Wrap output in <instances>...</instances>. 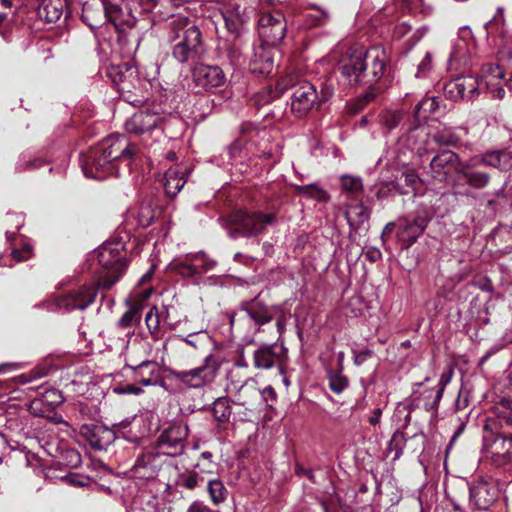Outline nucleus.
<instances>
[{"label": "nucleus", "instance_id": "nucleus-29", "mask_svg": "<svg viewBox=\"0 0 512 512\" xmlns=\"http://www.w3.org/2000/svg\"><path fill=\"white\" fill-rule=\"evenodd\" d=\"M492 459L497 465H505L512 459V439L497 438L492 445Z\"/></svg>", "mask_w": 512, "mask_h": 512}, {"label": "nucleus", "instance_id": "nucleus-51", "mask_svg": "<svg viewBox=\"0 0 512 512\" xmlns=\"http://www.w3.org/2000/svg\"><path fill=\"white\" fill-rule=\"evenodd\" d=\"M401 120V114L397 111H385L381 115L382 123L389 129L395 128Z\"/></svg>", "mask_w": 512, "mask_h": 512}, {"label": "nucleus", "instance_id": "nucleus-54", "mask_svg": "<svg viewBox=\"0 0 512 512\" xmlns=\"http://www.w3.org/2000/svg\"><path fill=\"white\" fill-rule=\"evenodd\" d=\"M37 389L43 390V392H40L43 397V401H47L52 404H60L62 402L61 395L57 390L43 388L42 386L37 387Z\"/></svg>", "mask_w": 512, "mask_h": 512}, {"label": "nucleus", "instance_id": "nucleus-27", "mask_svg": "<svg viewBox=\"0 0 512 512\" xmlns=\"http://www.w3.org/2000/svg\"><path fill=\"white\" fill-rule=\"evenodd\" d=\"M458 174L462 175L468 185L476 189L486 187L490 181V175L481 171H474L468 164L458 163L455 166Z\"/></svg>", "mask_w": 512, "mask_h": 512}, {"label": "nucleus", "instance_id": "nucleus-44", "mask_svg": "<svg viewBox=\"0 0 512 512\" xmlns=\"http://www.w3.org/2000/svg\"><path fill=\"white\" fill-rule=\"evenodd\" d=\"M145 322L150 334L157 339L159 337V313L157 307H152L145 316Z\"/></svg>", "mask_w": 512, "mask_h": 512}, {"label": "nucleus", "instance_id": "nucleus-21", "mask_svg": "<svg viewBox=\"0 0 512 512\" xmlns=\"http://www.w3.org/2000/svg\"><path fill=\"white\" fill-rule=\"evenodd\" d=\"M470 497L479 509H487L498 498V489L494 483L477 482L470 490Z\"/></svg>", "mask_w": 512, "mask_h": 512}, {"label": "nucleus", "instance_id": "nucleus-22", "mask_svg": "<svg viewBox=\"0 0 512 512\" xmlns=\"http://www.w3.org/2000/svg\"><path fill=\"white\" fill-rule=\"evenodd\" d=\"M81 434L91 447L97 450L106 449L114 440L113 432L102 425H84L81 428Z\"/></svg>", "mask_w": 512, "mask_h": 512}, {"label": "nucleus", "instance_id": "nucleus-55", "mask_svg": "<svg viewBox=\"0 0 512 512\" xmlns=\"http://www.w3.org/2000/svg\"><path fill=\"white\" fill-rule=\"evenodd\" d=\"M375 95V92L371 90L363 94L360 98H358L355 104L356 108L354 112L361 110L367 103H369L375 98Z\"/></svg>", "mask_w": 512, "mask_h": 512}, {"label": "nucleus", "instance_id": "nucleus-63", "mask_svg": "<svg viewBox=\"0 0 512 512\" xmlns=\"http://www.w3.org/2000/svg\"><path fill=\"white\" fill-rule=\"evenodd\" d=\"M209 507L202 501H194L188 507L187 512H209Z\"/></svg>", "mask_w": 512, "mask_h": 512}, {"label": "nucleus", "instance_id": "nucleus-61", "mask_svg": "<svg viewBox=\"0 0 512 512\" xmlns=\"http://www.w3.org/2000/svg\"><path fill=\"white\" fill-rule=\"evenodd\" d=\"M459 37L466 43V45H470L473 42V34L468 26L460 28Z\"/></svg>", "mask_w": 512, "mask_h": 512}, {"label": "nucleus", "instance_id": "nucleus-20", "mask_svg": "<svg viewBox=\"0 0 512 512\" xmlns=\"http://www.w3.org/2000/svg\"><path fill=\"white\" fill-rule=\"evenodd\" d=\"M223 17L228 32L239 37L250 18V11L241 5L232 4L226 9Z\"/></svg>", "mask_w": 512, "mask_h": 512}, {"label": "nucleus", "instance_id": "nucleus-52", "mask_svg": "<svg viewBox=\"0 0 512 512\" xmlns=\"http://www.w3.org/2000/svg\"><path fill=\"white\" fill-rule=\"evenodd\" d=\"M32 256V247L29 244H23L21 248L13 249L11 257L16 262L28 260Z\"/></svg>", "mask_w": 512, "mask_h": 512}, {"label": "nucleus", "instance_id": "nucleus-23", "mask_svg": "<svg viewBox=\"0 0 512 512\" xmlns=\"http://www.w3.org/2000/svg\"><path fill=\"white\" fill-rule=\"evenodd\" d=\"M480 92L478 78L471 75L453 79V89H450V97L453 99H471Z\"/></svg>", "mask_w": 512, "mask_h": 512}, {"label": "nucleus", "instance_id": "nucleus-35", "mask_svg": "<svg viewBox=\"0 0 512 512\" xmlns=\"http://www.w3.org/2000/svg\"><path fill=\"white\" fill-rule=\"evenodd\" d=\"M432 177L440 182L448 178V154L443 151L437 154L430 163Z\"/></svg>", "mask_w": 512, "mask_h": 512}, {"label": "nucleus", "instance_id": "nucleus-50", "mask_svg": "<svg viewBox=\"0 0 512 512\" xmlns=\"http://www.w3.org/2000/svg\"><path fill=\"white\" fill-rule=\"evenodd\" d=\"M47 373H48V371L46 368H37L29 373L19 375L17 377V381L20 384H27V383L32 382L35 379H39V378L46 376Z\"/></svg>", "mask_w": 512, "mask_h": 512}, {"label": "nucleus", "instance_id": "nucleus-8", "mask_svg": "<svg viewBox=\"0 0 512 512\" xmlns=\"http://www.w3.org/2000/svg\"><path fill=\"white\" fill-rule=\"evenodd\" d=\"M188 434L187 424L175 422L160 433L153 447L164 457L180 456L185 451Z\"/></svg>", "mask_w": 512, "mask_h": 512}, {"label": "nucleus", "instance_id": "nucleus-13", "mask_svg": "<svg viewBox=\"0 0 512 512\" xmlns=\"http://www.w3.org/2000/svg\"><path fill=\"white\" fill-rule=\"evenodd\" d=\"M210 356L206 357L205 364L190 370L173 371V376L178 381L191 388H200L212 382L215 378L217 368L209 365Z\"/></svg>", "mask_w": 512, "mask_h": 512}, {"label": "nucleus", "instance_id": "nucleus-19", "mask_svg": "<svg viewBox=\"0 0 512 512\" xmlns=\"http://www.w3.org/2000/svg\"><path fill=\"white\" fill-rule=\"evenodd\" d=\"M277 306H268L258 297L243 303L241 312H244L257 326H262L274 318Z\"/></svg>", "mask_w": 512, "mask_h": 512}, {"label": "nucleus", "instance_id": "nucleus-17", "mask_svg": "<svg viewBox=\"0 0 512 512\" xmlns=\"http://www.w3.org/2000/svg\"><path fill=\"white\" fill-rule=\"evenodd\" d=\"M474 165H484L501 172L512 170V152L507 149L488 150L474 160Z\"/></svg>", "mask_w": 512, "mask_h": 512}, {"label": "nucleus", "instance_id": "nucleus-37", "mask_svg": "<svg viewBox=\"0 0 512 512\" xmlns=\"http://www.w3.org/2000/svg\"><path fill=\"white\" fill-rule=\"evenodd\" d=\"M438 108L436 97H426L415 107V118L420 123L426 121Z\"/></svg>", "mask_w": 512, "mask_h": 512}, {"label": "nucleus", "instance_id": "nucleus-10", "mask_svg": "<svg viewBox=\"0 0 512 512\" xmlns=\"http://www.w3.org/2000/svg\"><path fill=\"white\" fill-rule=\"evenodd\" d=\"M259 36L268 45L278 44L285 36L286 21L281 11L264 12L258 20Z\"/></svg>", "mask_w": 512, "mask_h": 512}, {"label": "nucleus", "instance_id": "nucleus-6", "mask_svg": "<svg viewBox=\"0 0 512 512\" xmlns=\"http://www.w3.org/2000/svg\"><path fill=\"white\" fill-rule=\"evenodd\" d=\"M109 76L117 85L121 97L128 103L138 106L143 102L141 95L142 80L138 77L135 67L128 63L111 66Z\"/></svg>", "mask_w": 512, "mask_h": 512}, {"label": "nucleus", "instance_id": "nucleus-59", "mask_svg": "<svg viewBox=\"0 0 512 512\" xmlns=\"http://www.w3.org/2000/svg\"><path fill=\"white\" fill-rule=\"evenodd\" d=\"M114 391L117 392L118 394H134V395H139L143 392L142 388L131 385V384H128L122 388H116Z\"/></svg>", "mask_w": 512, "mask_h": 512}, {"label": "nucleus", "instance_id": "nucleus-36", "mask_svg": "<svg viewBox=\"0 0 512 512\" xmlns=\"http://www.w3.org/2000/svg\"><path fill=\"white\" fill-rule=\"evenodd\" d=\"M190 254H187L182 260L175 261L170 264V267L173 271L178 273L179 275L191 278L200 274V265L198 263H194L191 259H189Z\"/></svg>", "mask_w": 512, "mask_h": 512}, {"label": "nucleus", "instance_id": "nucleus-28", "mask_svg": "<svg viewBox=\"0 0 512 512\" xmlns=\"http://www.w3.org/2000/svg\"><path fill=\"white\" fill-rule=\"evenodd\" d=\"M64 7V0H42L38 8V15L46 22L53 23L60 19Z\"/></svg>", "mask_w": 512, "mask_h": 512}, {"label": "nucleus", "instance_id": "nucleus-30", "mask_svg": "<svg viewBox=\"0 0 512 512\" xmlns=\"http://www.w3.org/2000/svg\"><path fill=\"white\" fill-rule=\"evenodd\" d=\"M274 67L273 59L268 51L261 49L255 53L254 59L250 63V70L257 75H269Z\"/></svg>", "mask_w": 512, "mask_h": 512}, {"label": "nucleus", "instance_id": "nucleus-12", "mask_svg": "<svg viewBox=\"0 0 512 512\" xmlns=\"http://www.w3.org/2000/svg\"><path fill=\"white\" fill-rule=\"evenodd\" d=\"M287 360V349L283 345H262L253 354V363L257 369H270L277 367L280 374L284 373V364Z\"/></svg>", "mask_w": 512, "mask_h": 512}, {"label": "nucleus", "instance_id": "nucleus-15", "mask_svg": "<svg viewBox=\"0 0 512 512\" xmlns=\"http://www.w3.org/2000/svg\"><path fill=\"white\" fill-rule=\"evenodd\" d=\"M99 145L115 168L117 163L122 160H131L134 154L128 139L123 135H111L102 140Z\"/></svg>", "mask_w": 512, "mask_h": 512}, {"label": "nucleus", "instance_id": "nucleus-7", "mask_svg": "<svg viewBox=\"0 0 512 512\" xmlns=\"http://www.w3.org/2000/svg\"><path fill=\"white\" fill-rule=\"evenodd\" d=\"M429 218L424 210L417 211L414 216H406L399 218L396 222H389L383 229L382 239L393 233L397 227V238L403 247L409 248L419 236L423 233L428 224Z\"/></svg>", "mask_w": 512, "mask_h": 512}, {"label": "nucleus", "instance_id": "nucleus-62", "mask_svg": "<svg viewBox=\"0 0 512 512\" xmlns=\"http://www.w3.org/2000/svg\"><path fill=\"white\" fill-rule=\"evenodd\" d=\"M404 181L406 185L414 187L418 182L419 178L413 170H407L403 173Z\"/></svg>", "mask_w": 512, "mask_h": 512}, {"label": "nucleus", "instance_id": "nucleus-60", "mask_svg": "<svg viewBox=\"0 0 512 512\" xmlns=\"http://www.w3.org/2000/svg\"><path fill=\"white\" fill-rule=\"evenodd\" d=\"M372 356V351L369 349L354 354V363L357 366L362 365Z\"/></svg>", "mask_w": 512, "mask_h": 512}, {"label": "nucleus", "instance_id": "nucleus-2", "mask_svg": "<svg viewBox=\"0 0 512 512\" xmlns=\"http://www.w3.org/2000/svg\"><path fill=\"white\" fill-rule=\"evenodd\" d=\"M388 56L381 46L365 50L362 46L350 47L339 63L341 75L351 86L372 84L384 74Z\"/></svg>", "mask_w": 512, "mask_h": 512}, {"label": "nucleus", "instance_id": "nucleus-48", "mask_svg": "<svg viewBox=\"0 0 512 512\" xmlns=\"http://www.w3.org/2000/svg\"><path fill=\"white\" fill-rule=\"evenodd\" d=\"M189 259L200 265V274L214 268L215 261L210 260L203 252L191 253Z\"/></svg>", "mask_w": 512, "mask_h": 512}, {"label": "nucleus", "instance_id": "nucleus-33", "mask_svg": "<svg viewBox=\"0 0 512 512\" xmlns=\"http://www.w3.org/2000/svg\"><path fill=\"white\" fill-rule=\"evenodd\" d=\"M394 6L403 14L427 15L431 10L424 0H394Z\"/></svg>", "mask_w": 512, "mask_h": 512}, {"label": "nucleus", "instance_id": "nucleus-4", "mask_svg": "<svg viewBox=\"0 0 512 512\" xmlns=\"http://www.w3.org/2000/svg\"><path fill=\"white\" fill-rule=\"evenodd\" d=\"M277 220L276 212L260 210H235L226 219L225 229L230 238L257 237L266 233L267 228Z\"/></svg>", "mask_w": 512, "mask_h": 512}, {"label": "nucleus", "instance_id": "nucleus-43", "mask_svg": "<svg viewBox=\"0 0 512 512\" xmlns=\"http://www.w3.org/2000/svg\"><path fill=\"white\" fill-rule=\"evenodd\" d=\"M328 379L330 389L337 394L348 386V379L340 371H330Z\"/></svg>", "mask_w": 512, "mask_h": 512}, {"label": "nucleus", "instance_id": "nucleus-9", "mask_svg": "<svg viewBox=\"0 0 512 512\" xmlns=\"http://www.w3.org/2000/svg\"><path fill=\"white\" fill-rule=\"evenodd\" d=\"M105 155L98 144L82 156V170L86 177L101 180L118 174V168Z\"/></svg>", "mask_w": 512, "mask_h": 512}, {"label": "nucleus", "instance_id": "nucleus-46", "mask_svg": "<svg viewBox=\"0 0 512 512\" xmlns=\"http://www.w3.org/2000/svg\"><path fill=\"white\" fill-rule=\"evenodd\" d=\"M203 478L195 471H189L179 475L178 484L181 487L192 490L199 485Z\"/></svg>", "mask_w": 512, "mask_h": 512}, {"label": "nucleus", "instance_id": "nucleus-34", "mask_svg": "<svg viewBox=\"0 0 512 512\" xmlns=\"http://www.w3.org/2000/svg\"><path fill=\"white\" fill-rule=\"evenodd\" d=\"M179 42L200 53L201 32L199 28L196 25H189L185 23L181 40Z\"/></svg>", "mask_w": 512, "mask_h": 512}, {"label": "nucleus", "instance_id": "nucleus-41", "mask_svg": "<svg viewBox=\"0 0 512 512\" xmlns=\"http://www.w3.org/2000/svg\"><path fill=\"white\" fill-rule=\"evenodd\" d=\"M295 190L298 195L309 196L320 202H325L327 200L326 192L316 184L296 185Z\"/></svg>", "mask_w": 512, "mask_h": 512}, {"label": "nucleus", "instance_id": "nucleus-25", "mask_svg": "<svg viewBox=\"0 0 512 512\" xmlns=\"http://www.w3.org/2000/svg\"><path fill=\"white\" fill-rule=\"evenodd\" d=\"M165 193L169 197L176 196L186 183V168L170 167L163 176Z\"/></svg>", "mask_w": 512, "mask_h": 512}, {"label": "nucleus", "instance_id": "nucleus-45", "mask_svg": "<svg viewBox=\"0 0 512 512\" xmlns=\"http://www.w3.org/2000/svg\"><path fill=\"white\" fill-rule=\"evenodd\" d=\"M406 443V438L403 432L396 431L389 441L388 450L394 452V459H397L402 454L403 448Z\"/></svg>", "mask_w": 512, "mask_h": 512}, {"label": "nucleus", "instance_id": "nucleus-1", "mask_svg": "<svg viewBox=\"0 0 512 512\" xmlns=\"http://www.w3.org/2000/svg\"><path fill=\"white\" fill-rule=\"evenodd\" d=\"M123 246L120 242L104 243L97 251L98 262L103 268L97 281L93 284L82 285L68 294L57 298L58 310H84L91 305L98 289L109 290L122 277L127 261L122 255Z\"/></svg>", "mask_w": 512, "mask_h": 512}, {"label": "nucleus", "instance_id": "nucleus-24", "mask_svg": "<svg viewBox=\"0 0 512 512\" xmlns=\"http://www.w3.org/2000/svg\"><path fill=\"white\" fill-rule=\"evenodd\" d=\"M235 403L247 409L256 404H261V389L254 379L246 380L237 388Z\"/></svg>", "mask_w": 512, "mask_h": 512}, {"label": "nucleus", "instance_id": "nucleus-16", "mask_svg": "<svg viewBox=\"0 0 512 512\" xmlns=\"http://www.w3.org/2000/svg\"><path fill=\"white\" fill-rule=\"evenodd\" d=\"M193 80L198 87L213 90L224 84L225 76L218 66L199 65L193 70Z\"/></svg>", "mask_w": 512, "mask_h": 512}, {"label": "nucleus", "instance_id": "nucleus-11", "mask_svg": "<svg viewBox=\"0 0 512 512\" xmlns=\"http://www.w3.org/2000/svg\"><path fill=\"white\" fill-rule=\"evenodd\" d=\"M165 462V457L154 447L144 450L137 456L131 468V474L135 478L152 480L157 477Z\"/></svg>", "mask_w": 512, "mask_h": 512}, {"label": "nucleus", "instance_id": "nucleus-57", "mask_svg": "<svg viewBox=\"0 0 512 512\" xmlns=\"http://www.w3.org/2000/svg\"><path fill=\"white\" fill-rule=\"evenodd\" d=\"M150 213L151 211L148 207L141 208L139 213V223L142 226H149L152 223L154 216L150 215Z\"/></svg>", "mask_w": 512, "mask_h": 512}, {"label": "nucleus", "instance_id": "nucleus-49", "mask_svg": "<svg viewBox=\"0 0 512 512\" xmlns=\"http://www.w3.org/2000/svg\"><path fill=\"white\" fill-rule=\"evenodd\" d=\"M305 18L307 26L313 27L324 24L328 20L329 15L325 10L317 8L315 14L306 13Z\"/></svg>", "mask_w": 512, "mask_h": 512}, {"label": "nucleus", "instance_id": "nucleus-32", "mask_svg": "<svg viewBox=\"0 0 512 512\" xmlns=\"http://www.w3.org/2000/svg\"><path fill=\"white\" fill-rule=\"evenodd\" d=\"M342 191L347 194L348 201L358 199L363 191V183L360 177L352 175H343L340 178Z\"/></svg>", "mask_w": 512, "mask_h": 512}, {"label": "nucleus", "instance_id": "nucleus-38", "mask_svg": "<svg viewBox=\"0 0 512 512\" xmlns=\"http://www.w3.org/2000/svg\"><path fill=\"white\" fill-rule=\"evenodd\" d=\"M141 319V313L140 310L136 307H133L126 311L122 317L117 322V328L118 329H128V331L125 333L126 337H131L134 334V331L131 330V328L138 324Z\"/></svg>", "mask_w": 512, "mask_h": 512}, {"label": "nucleus", "instance_id": "nucleus-3", "mask_svg": "<svg viewBox=\"0 0 512 512\" xmlns=\"http://www.w3.org/2000/svg\"><path fill=\"white\" fill-rule=\"evenodd\" d=\"M276 90L278 94L287 90L292 91L290 111L297 118L305 117L315 106L327 101L332 95V90L328 88L323 89L319 95L312 83L295 73H289L281 77L276 84Z\"/></svg>", "mask_w": 512, "mask_h": 512}, {"label": "nucleus", "instance_id": "nucleus-64", "mask_svg": "<svg viewBox=\"0 0 512 512\" xmlns=\"http://www.w3.org/2000/svg\"><path fill=\"white\" fill-rule=\"evenodd\" d=\"M67 481L75 486H84L86 485L88 478L76 474H70L67 476Z\"/></svg>", "mask_w": 512, "mask_h": 512}, {"label": "nucleus", "instance_id": "nucleus-56", "mask_svg": "<svg viewBox=\"0 0 512 512\" xmlns=\"http://www.w3.org/2000/svg\"><path fill=\"white\" fill-rule=\"evenodd\" d=\"M276 400V392L272 386H267L261 390V403L269 405V401Z\"/></svg>", "mask_w": 512, "mask_h": 512}, {"label": "nucleus", "instance_id": "nucleus-58", "mask_svg": "<svg viewBox=\"0 0 512 512\" xmlns=\"http://www.w3.org/2000/svg\"><path fill=\"white\" fill-rule=\"evenodd\" d=\"M381 255L380 250L374 247H369L364 252V257L372 263L380 260Z\"/></svg>", "mask_w": 512, "mask_h": 512}, {"label": "nucleus", "instance_id": "nucleus-39", "mask_svg": "<svg viewBox=\"0 0 512 512\" xmlns=\"http://www.w3.org/2000/svg\"><path fill=\"white\" fill-rule=\"evenodd\" d=\"M214 418L219 422H226L231 415V406L229 399L226 397L217 398L211 408Z\"/></svg>", "mask_w": 512, "mask_h": 512}, {"label": "nucleus", "instance_id": "nucleus-26", "mask_svg": "<svg viewBox=\"0 0 512 512\" xmlns=\"http://www.w3.org/2000/svg\"><path fill=\"white\" fill-rule=\"evenodd\" d=\"M345 217L350 227L358 230L368 222L370 213L362 202H351L345 205Z\"/></svg>", "mask_w": 512, "mask_h": 512}, {"label": "nucleus", "instance_id": "nucleus-31", "mask_svg": "<svg viewBox=\"0 0 512 512\" xmlns=\"http://www.w3.org/2000/svg\"><path fill=\"white\" fill-rule=\"evenodd\" d=\"M103 8L107 19L115 26L125 25L131 28L135 25L133 17L129 16L128 19H124V13L118 5L105 1L103 2Z\"/></svg>", "mask_w": 512, "mask_h": 512}, {"label": "nucleus", "instance_id": "nucleus-53", "mask_svg": "<svg viewBox=\"0 0 512 512\" xmlns=\"http://www.w3.org/2000/svg\"><path fill=\"white\" fill-rule=\"evenodd\" d=\"M274 316H276L277 331L279 333V336H281L285 331L288 315L281 306H277L274 311Z\"/></svg>", "mask_w": 512, "mask_h": 512}, {"label": "nucleus", "instance_id": "nucleus-40", "mask_svg": "<svg viewBox=\"0 0 512 512\" xmlns=\"http://www.w3.org/2000/svg\"><path fill=\"white\" fill-rule=\"evenodd\" d=\"M207 491L210 499L215 505L223 503L227 498V489L219 479H212L208 482Z\"/></svg>", "mask_w": 512, "mask_h": 512}, {"label": "nucleus", "instance_id": "nucleus-47", "mask_svg": "<svg viewBox=\"0 0 512 512\" xmlns=\"http://www.w3.org/2000/svg\"><path fill=\"white\" fill-rule=\"evenodd\" d=\"M198 54L199 52L190 49L189 47L183 45L180 42H178L173 48V56L179 62H185L191 58L196 57Z\"/></svg>", "mask_w": 512, "mask_h": 512}, {"label": "nucleus", "instance_id": "nucleus-18", "mask_svg": "<svg viewBox=\"0 0 512 512\" xmlns=\"http://www.w3.org/2000/svg\"><path fill=\"white\" fill-rule=\"evenodd\" d=\"M160 121L161 117L156 112L139 111L125 122V129L128 133L144 134L156 128Z\"/></svg>", "mask_w": 512, "mask_h": 512}, {"label": "nucleus", "instance_id": "nucleus-14", "mask_svg": "<svg viewBox=\"0 0 512 512\" xmlns=\"http://www.w3.org/2000/svg\"><path fill=\"white\" fill-rule=\"evenodd\" d=\"M504 76L503 70L498 65H483L481 76L478 79L480 92L488 91L494 98L502 99L505 95Z\"/></svg>", "mask_w": 512, "mask_h": 512}, {"label": "nucleus", "instance_id": "nucleus-5", "mask_svg": "<svg viewBox=\"0 0 512 512\" xmlns=\"http://www.w3.org/2000/svg\"><path fill=\"white\" fill-rule=\"evenodd\" d=\"M148 345L139 342L127 348L126 366L134 370L135 378L144 386H154L159 380L157 364L148 360Z\"/></svg>", "mask_w": 512, "mask_h": 512}, {"label": "nucleus", "instance_id": "nucleus-42", "mask_svg": "<svg viewBox=\"0 0 512 512\" xmlns=\"http://www.w3.org/2000/svg\"><path fill=\"white\" fill-rule=\"evenodd\" d=\"M471 141L468 137V130L464 127L454 128L450 132V146L470 147Z\"/></svg>", "mask_w": 512, "mask_h": 512}]
</instances>
